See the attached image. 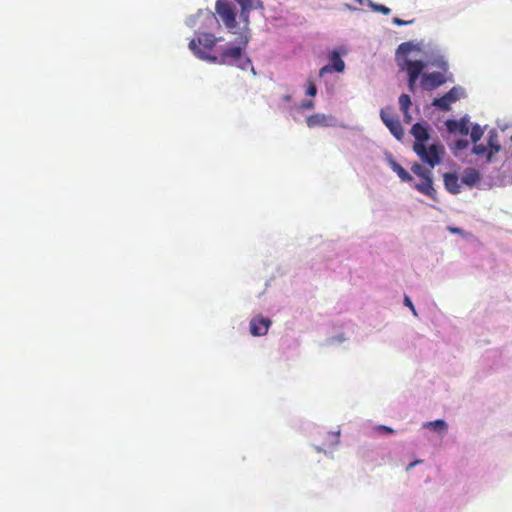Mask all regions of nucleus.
<instances>
[{"mask_svg": "<svg viewBox=\"0 0 512 512\" xmlns=\"http://www.w3.org/2000/svg\"><path fill=\"white\" fill-rule=\"evenodd\" d=\"M216 12L224 23L225 27L232 34H236L235 45L224 48L219 55H211L196 47L195 40L189 43L190 50L200 59L209 63L219 65H235L243 70L251 67L252 63L246 56L244 50L250 40V29L239 26L236 20V9L233 4L226 0L216 2Z\"/></svg>", "mask_w": 512, "mask_h": 512, "instance_id": "1", "label": "nucleus"}, {"mask_svg": "<svg viewBox=\"0 0 512 512\" xmlns=\"http://www.w3.org/2000/svg\"><path fill=\"white\" fill-rule=\"evenodd\" d=\"M413 151L424 163L428 164L430 168H434L441 162L444 148L438 144H432L426 147L423 143H414Z\"/></svg>", "mask_w": 512, "mask_h": 512, "instance_id": "2", "label": "nucleus"}, {"mask_svg": "<svg viewBox=\"0 0 512 512\" xmlns=\"http://www.w3.org/2000/svg\"><path fill=\"white\" fill-rule=\"evenodd\" d=\"M426 64L421 60H405V65L402 69H405L408 74V88L411 92L416 89V81L421 75Z\"/></svg>", "mask_w": 512, "mask_h": 512, "instance_id": "3", "label": "nucleus"}, {"mask_svg": "<svg viewBox=\"0 0 512 512\" xmlns=\"http://www.w3.org/2000/svg\"><path fill=\"white\" fill-rule=\"evenodd\" d=\"M241 11L239 14V26L245 29H249V14L253 9H262V0H238Z\"/></svg>", "mask_w": 512, "mask_h": 512, "instance_id": "4", "label": "nucleus"}, {"mask_svg": "<svg viewBox=\"0 0 512 512\" xmlns=\"http://www.w3.org/2000/svg\"><path fill=\"white\" fill-rule=\"evenodd\" d=\"M446 82V77L441 72L424 73L420 85L424 90H433Z\"/></svg>", "mask_w": 512, "mask_h": 512, "instance_id": "5", "label": "nucleus"}, {"mask_svg": "<svg viewBox=\"0 0 512 512\" xmlns=\"http://www.w3.org/2000/svg\"><path fill=\"white\" fill-rule=\"evenodd\" d=\"M345 63L337 51H333L329 56V64L325 65L319 70V77H324L327 73L343 72Z\"/></svg>", "mask_w": 512, "mask_h": 512, "instance_id": "6", "label": "nucleus"}, {"mask_svg": "<svg viewBox=\"0 0 512 512\" xmlns=\"http://www.w3.org/2000/svg\"><path fill=\"white\" fill-rule=\"evenodd\" d=\"M459 89L457 87H453L450 91H448L445 95L440 98H435L433 100V106L438 107L442 111H449L451 103L459 100Z\"/></svg>", "mask_w": 512, "mask_h": 512, "instance_id": "7", "label": "nucleus"}, {"mask_svg": "<svg viewBox=\"0 0 512 512\" xmlns=\"http://www.w3.org/2000/svg\"><path fill=\"white\" fill-rule=\"evenodd\" d=\"M306 124L309 128L329 127L334 125V117L332 115L315 113L307 117Z\"/></svg>", "mask_w": 512, "mask_h": 512, "instance_id": "8", "label": "nucleus"}, {"mask_svg": "<svg viewBox=\"0 0 512 512\" xmlns=\"http://www.w3.org/2000/svg\"><path fill=\"white\" fill-rule=\"evenodd\" d=\"M271 325V320L262 316L254 317L250 321V332L254 336L266 335Z\"/></svg>", "mask_w": 512, "mask_h": 512, "instance_id": "9", "label": "nucleus"}, {"mask_svg": "<svg viewBox=\"0 0 512 512\" xmlns=\"http://www.w3.org/2000/svg\"><path fill=\"white\" fill-rule=\"evenodd\" d=\"M445 125L450 133H459L463 136L469 133V121L466 118L447 120Z\"/></svg>", "mask_w": 512, "mask_h": 512, "instance_id": "10", "label": "nucleus"}, {"mask_svg": "<svg viewBox=\"0 0 512 512\" xmlns=\"http://www.w3.org/2000/svg\"><path fill=\"white\" fill-rule=\"evenodd\" d=\"M444 186L452 194H458L461 190L459 177L456 173H445L443 176Z\"/></svg>", "mask_w": 512, "mask_h": 512, "instance_id": "11", "label": "nucleus"}, {"mask_svg": "<svg viewBox=\"0 0 512 512\" xmlns=\"http://www.w3.org/2000/svg\"><path fill=\"white\" fill-rule=\"evenodd\" d=\"M415 188L429 198L436 200V190L433 187V179H422L421 183L415 185Z\"/></svg>", "mask_w": 512, "mask_h": 512, "instance_id": "12", "label": "nucleus"}, {"mask_svg": "<svg viewBox=\"0 0 512 512\" xmlns=\"http://www.w3.org/2000/svg\"><path fill=\"white\" fill-rule=\"evenodd\" d=\"M411 134L415 138L414 143H423L429 139V132L422 123H415L411 128Z\"/></svg>", "mask_w": 512, "mask_h": 512, "instance_id": "13", "label": "nucleus"}, {"mask_svg": "<svg viewBox=\"0 0 512 512\" xmlns=\"http://www.w3.org/2000/svg\"><path fill=\"white\" fill-rule=\"evenodd\" d=\"M195 43L202 46L204 49L211 50L215 47L218 39L211 33H202L200 34L197 39H194ZM196 47L199 49V47L196 45ZM200 50H202L200 48Z\"/></svg>", "mask_w": 512, "mask_h": 512, "instance_id": "14", "label": "nucleus"}, {"mask_svg": "<svg viewBox=\"0 0 512 512\" xmlns=\"http://www.w3.org/2000/svg\"><path fill=\"white\" fill-rule=\"evenodd\" d=\"M480 180V173L475 168H466L463 172L462 182L469 187L476 185Z\"/></svg>", "mask_w": 512, "mask_h": 512, "instance_id": "15", "label": "nucleus"}, {"mask_svg": "<svg viewBox=\"0 0 512 512\" xmlns=\"http://www.w3.org/2000/svg\"><path fill=\"white\" fill-rule=\"evenodd\" d=\"M488 162L491 161L493 155L501 150V145L498 140V135L495 131H491L488 137Z\"/></svg>", "mask_w": 512, "mask_h": 512, "instance_id": "16", "label": "nucleus"}, {"mask_svg": "<svg viewBox=\"0 0 512 512\" xmlns=\"http://www.w3.org/2000/svg\"><path fill=\"white\" fill-rule=\"evenodd\" d=\"M386 127L397 140H402L404 130L398 118L388 121Z\"/></svg>", "mask_w": 512, "mask_h": 512, "instance_id": "17", "label": "nucleus"}, {"mask_svg": "<svg viewBox=\"0 0 512 512\" xmlns=\"http://www.w3.org/2000/svg\"><path fill=\"white\" fill-rule=\"evenodd\" d=\"M411 171L421 179H429L432 178L431 169L425 168L419 163H414L411 167Z\"/></svg>", "mask_w": 512, "mask_h": 512, "instance_id": "18", "label": "nucleus"}, {"mask_svg": "<svg viewBox=\"0 0 512 512\" xmlns=\"http://www.w3.org/2000/svg\"><path fill=\"white\" fill-rule=\"evenodd\" d=\"M392 169L394 172H396V174L402 181L410 182L413 180V177L409 174V172L406 171L399 163L393 161Z\"/></svg>", "mask_w": 512, "mask_h": 512, "instance_id": "19", "label": "nucleus"}, {"mask_svg": "<svg viewBox=\"0 0 512 512\" xmlns=\"http://www.w3.org/2000/svg\"><path fill=\"white\" fill-rule=\"evenodd\" d=\"M423 427L433 429L440 433L446 432L448 429L446 422L442 419L426 422L424 423Z\"/></svg>", "mask_w": 512, "mask_h": 512, "instance_id": "20", "label": "nucleus"}, {"mask_svg": "<svg viewBox=\"0 0 512 512\" xmlns=\"http://www.w3.org/2000/svg\"><path fill=\"white\" fill-rule=\"evenodd\" d=\"M483 133L484 132H483V129L481 128V126L478 124H475L472 127V130L470 133L472 142L477 143L482 138Z\"/></svg>", "mask_w": 512, "mask_h": 512, "instance_id": "21", "label": "nucleus"}, {"mask_svg": "<svg viewBox=\"0 0 512 512\" xmlns=\"http://www.w3.org/2000/svg\"><path fill=\"white\" fill-rule=\"evenodd\" d=\"M413 49V45L410 42H404L400 44L397 48L398 56H407Z\"/></svg>", "mask_w": 512, "mask_h": 512, "instance_id": "22", "label": "nucleus"}, {"mask_svg": "<svg viewBox=\"0 0 512 512\" xmlns=\"http://www.w3.org/2000/svg\"><path fill=\"white\" fill-rule=\"evenodd\" d=\"M399 105L402 112H406V110H409L411 106L410 96L407 94H402L399 97Z\"/></svg>", "mask_w": 512, "mask_h": 512, "instance_id": "23", "label": "nucleus"}, {"mask_svg": "<svg viewBox=\"0 0 512 512\" xmlns=\"http://www.w3.org/2000/svg\"><path fill=\"white\" fill-rule=\"evenodd\" d=\"M472 151L476 155L486 156V159L488 160L489 146H485L483 144H476L475 143Z\"/></svg>", "mask_w": 512, "mask_h": 512, "instance_id": "24", "label": "nucleus"}, {"mask_svg": "<svg viewBox=\"0 0 512 512\" xmlns=\"http://www.w3.org/2000/svg\"><path fill=\"white\" fill-rule=\"evenodd\" d=\"M317 94V87L314 81L309 78L307 80L306 95L314 97Z\"/></svg>", "mask_w": 512, "mask_h": 512, "instance_id": "25", "label": "nucleus"}, {"mask_svg": "<svg viewBox=\"0 0 512 512\" xmlns=\"http://www.w3.org/2000/svg\"><path fill=\"white\" fill-rule=\"evenodd\" d=\"M370 6L373 9V11H375V12H379L384 15H389L391 13V9L382 4L371 3Z\"/></svg>", "mask_w": 512, "mask_h": 512, "instance_id": "26", "label": "nucleus"}, {"mask_svg": "<svg viewBox=\"0 0 512 512\" xmlns=\"http://www.w3.org/2000/svg\"><path fill=\"white\" fill-rule=\"evenodd\" d=\"M380 117L385 125L388 123V121L396 118L390 112H388L387 109H381Z\"/></svg>", "mask_w": 512, "mask_h": 512, "instance_id": "27", "label": "nucleus"}, {"mask_svg": "<svg viewBox=\"0 0 512 512\" xmlns=\"http://www.w3.org/2000/svg\"><path fill=\"white\" fill-rule=\"evenodd\" d=\"M315 104L312 100H304L302 101L300 108L303 110H312L314 108Z\"/></svg>", "mask_w": 512, "mask_h": 512, "instance_id": "28", "label": "nucleus"}, {"mask_svg": "<svg viewBox=\"0 0 512 512\" xmlns=\"http://www.w3.org/2000/svg\"><path fill=\"white\" fill-rule=\"evenodd\" d=\"M467 147H468V141L467 140L460 139V140H457L456 143H455V148L457 150H464Z\"/></svg>", "mask_w": 512, "mask_h": 512, "instance_id": "29", "label": "nucleus"}, {"mask_svg": "<svg viewBox=\"0 0 512 512\" xmlns=\"http://www.w3.org/2000/svg\"><path fill=\"white\" fill-rule=\"evenodd\" d=\"M392 21L397 26L409 25V24H411L413 22L412 20L411 21H405V20H402V19H400L398 17H394Z\"/></svg>", "mask_w": 512, "mask_h": 512, "instance_id": "30", "label": "nucleus"}, {"mask_svg": "<svg viewBox=\"0 0 512 512\" xmlns=\"http://www.w3.org/2000/svg\"><path fill=\"white\" fill-rule=\"evenodd\" d=\"M404 304L411 309L414 315H417L415 307L411 301V299L408 296L404 297Z\"/></svg>", "mask_w": 512, "mask_h": 512, "instance_id": "31", "label": "nucleus"}, {"mask_svg": "<svg viewBox=\"0 0 512 512\" xmlns=\"http://www.w3.org/2000/svg\"><path fill=\"white\" fill-rule=\"evenodd\" d=\"M377 430H379L381 432H385V433H393L394 432V430L391 427H388V426H385V425L378 426Z\"/></svg>", "mask_w": 512, "mask_h": 512, "instance_id": "32", "label": "nucleus"}, {"mask_svg": "<svg viewBox=\"0 0 512 512\" xmlns=\"http://www.w3.org/2000/svg\"><path fill=\"white\" fill-rule=\"evenodd\" d=\"M403 115H404V121L406 123H410L411 120H412V117L411 115L409 114V110H406V112H403Z\"/></svg>", "mask_w": 512, "mask_h": 512, "instance_id": "33", "label": "nucleus"}, {"mask_svg": "<svg viewBox=\"0 0 512 512\" xmlns=\"http://www.w3.org/2000/svg\"><path fill=\"white\" fill-rule=\"evenodd\" d=\"M452 233H460V228H449Z\"/></svg>", "mask_w": 512, "mask_h": 512, "instance_id": "34", "label": "nucleus"}, {"mask_svg": "<svg viewBox=\"0 0 512 512\" xmlns=\"http://www.w3.org/2000/svg\"><path fill=\"white\" fill-rule=\"evenodd\" d=\"M419 462H420V461H415V462H413V463L409 464L408 469H410V468L414 467V466H415L417 463H419Z\"/></svg>", "mask_w": 512, "mask_h": 512, "instance_id": "35", "label": "nucleus"}, {"mask_svg": "<svg viewBox=\"0 0 512 512\" xmlns=\"http://www.w3.org/2000/svg\"><path fill=\"white\" fill-rule=\"evenodd\" d=\"M442 67H443V69H444V70H446V69H447V64H446V63H443V64H442Z\"/></svg>", "mask_w": 512, "mask_h": 512, "instance_id": "36", "label": "nucleus"}, {"mask_svg": "<svg viewBox=\"0 0 512 512\" xmlns=\"http://www.w3.org/2000/svg\"><path fill=\"white\" fill-rule=\"evenodd\" d=\"M359 2H361V0H358Z\"/></svg>", "mask_w": 512, "mask_h": 512, "instance_id": "37", "label": "nucleus"}]
</instances>
